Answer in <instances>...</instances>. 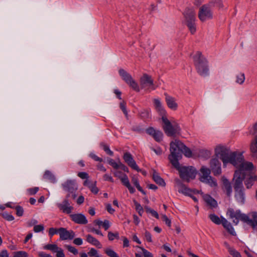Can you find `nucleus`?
Listing matches in <instances>:
<instances>
[{
    "instance_id": "obj_38",
    "label": "nucleus",
    "mask_w": 257,
    "mask_h": 257,
    "mask_svg": "<svg viewBox=\"0 0 257 257\" xmlns=\"http://www.w3.org/2000/svg\"><path fill=\"white\" fill-rule=\"evenodd\" d=\"M163 136V133L161 131L158 130L153 138L157 142H160L162 140Z\"/></svg>"
},
{
    "instance_id": "obj_60",
    "label": "nucleus",
    "mask_w": 257,
    "mask_h": 257,
    "mask_svg": "<svg viewBox=\"0 0 257 257\" xmlns=\"http://www.w3.org/2000/svg\"><path fill=\"white\" fill-rule=\"evenodd\" d=\"M145 236L148 242H151L152 241L151 234L149 231H146Z\"/></svg>"
},
{
    "instance_id": "obj_8",
    "label": "nucleus",
    "mask_w": 257,
    "mask_h": 257,
    "mask_svg": "<svg viewBox=\"0 0 257 257\" xmlns=\"http://www.w3.org/2000/svg\"><path fill=\"white\" fill-rule=\"evenodd\" d=\"M185 24L188 27L191 34H193L196 32L195 12L193 8H186L183 13Z\"/></svg>"
},
{
    "instance_id": "obj_41",
    "label": "nucleus",
    "mask_w": 257,
    "mask_h": 257,
    "mask_svg": "<svg viewBox=\"0 0 257 257\" xmlns=\"http://www.w3.org/2000/svg\"><path fill=\"white\" fill-rule=\"evenodd\" d=\"M13 257H28V253L23 251H19L14 252Z\"/></svg>"
},
{
    "instance_id": "obj_16",
    "label": "nucleus",
    "mask_w": 257,
    "mask_h": 257,
    "mask_svg": "<svg viewBox=\"0 0 257 257\" xmlns=\"http://www.w3.org/2000/svg\"><path fill=\"white\" fill-rule=\"evenodd\" d=\"M175 183L178 189V192L185 195L191 196V193H192L193 192H199L198 191H193L190 189L188 188L185 185L183 184L181 182V181L178 179H175Z\"/></svg>"
},
{
    "instance_id": "obj_26",
    "label": "nucleus",
    "mask_w": 257,
    "mask_h": 257,
    "mask_svg": "<svg viewBox=\"0 0 257 257\" xmlns=\"http://www.w3.org/2000/svg\"><path fill=\"white\" fill-rule=\"evenodd\" d=\"M153 101L155 108L156 109L157 111L159 112L162 116L165 115L166 111L162 107L161 102L160 100L158 99H154Z\"/></svg>"
},
{
    "instance_id": "obj_58",
    "label": "nucleus",
    "mask_w": 257,
    "mask_h": 257,
    "mask_svg": "<svg viewBox=\"0 0 257 257\" xmlns=\"http://www.w3.org/2000/svg\"><path fill=\"white\" fill-rule=\"evenodd\" d=\"M78 176L82 179H87L89 178L88 174L86 172H79L78 173Z\"/></svg>"
},
{
    "instance_id": "obj_50",
    "label": "nucleus",
    "mask_w": 257,
    "mask_h": 257,
    "mask_svg": "<svg viewBox=\"0 0 257 257\" xmlns=\"http://www.w3.org/2000/svg\"><path fill=\"white\" fill-rule=\"evenodd\" d=\"M56 233L59 234V228L57 229L55 228H50L49 229V235L52 237L53 235Z\"/></svg>"
},
{
    "instance_id": "obj_25",
    "label": "nucleus",
    "mask_w": 257,
    "mask_h": 257,
    "mask_svg": "<svg viewBox=\"0 0 257 257\" xmlns=\"http://www.w3.org/2000/svg\"><path fill=\"white\" fill-rule=\"evenodd\" d=\"M207 5L211 9L217 8L220 10L224 8V5L222 0H211Z\"/></svg>"
},
{
    "instance_id": "obj_53",
    "label": "nucleus",
    "mask_w": 257,
    "mask_h": 257,
    "mask_svg": "<svg viewBox=\"0 0 257 257\" xmlns=\"http://www.w3.org/2000/svg\"><path fill=\"white\" fill-rule=\"evenodd\" d=\"M89 188L92 193L95 194L98 193L99 190L98 188L96 186V182H93V184L91 186H89Z\"/></svg>"
},
{
    "instance_id": "obj_20",
    "label": "nucleus",
    "mask_w": 257,
    "mask_h": 257,
    "mask_svg": "<svg viewBox=\"0 0 257 257\" xmlns=\"http://www.w3.org/2000/svg\"><path fill=\"white\" fill-rule=\"evenodd\" d=\"M222 189L228 197H230L232 193V187L229 180L224 177H222Z\"/></svg>"
},
{
    "instance_id": "obj_28",
    "label": "nucleus",
    "mask_w": 257,
    "mask_h": 257,
    "mask_svg": "<svg viewBox=\"0 0 257 257\" xmlns=\"http://www.w3.org/2000/svg\"><path fill=\"white\" fill-rule=\"evenodd\" d=\"M153 179L154 181L159 185L165 186L166 183L164 180L159 176V174L155 171L153 170Z\"/></svg>"
},
{
    "instance_id": "obj_3",
    "label": "nucleus",
    "mask_w": 257,
    "mask_h": 257,
    "mask_svg": "<svg viewBox=\"0 0 257 257\" xmlns=\"http://www.w3.org/2000/svg\"><path fill=\"white\" fill-rule=\"evenodd\" d=\"M193 61L197 73L201 76L209 74L208 61L200 51H197L193 56Z\"/></svg>"
},
{
    "instance_id": "obj_22",
    "label": "nucleus",
    "mask_w": 257,
    "mask_h": 257,
    "mask_svg": "<svg viewBox=\"0 0 257 257\" xmlns=\"http://www.w3.org/2000/svg\"><path fill=\"white\" fill-rule=\"evenodd\" d=\"M222 224L230 234L233 236H235L236 235V233L231 223L223 217H222Z\"/></svg>"
},
{
    "instance_id": "obj_57",
    "label": "nucleus",
    "mask_w": 257,
    "mask_h": 257,
    "mask_svg": "<svg viewBox=\"0 0 257 257\" xmlns=\"http://www.w3.org/2000/svg\"><path fill=\"white\" fill-rule=\"evenodd\" d=\"M162 219L165 222L166 224L169 226H171V221L170 219H169L168 217L166 215H162Z\"/></svg>"
},
{
    "instance_id": "obj_54",
    "label": "nucleus",
    "mask_w": 257,
    "mask_h": 257,
    "mask_svg": "<svg viewBox=\"0 0 257 257\" xmlns=\"http://www.w3.org/2000/svg\"><path fill=\"white\" fill-rule=\"evenodd\" d=\"M245 79L244 74H240V75L237 76L236 82L242 84L243 83Z\"/></svg>"
},
{
    "instance_id": "obj_34",
    "label": "nucleus",
    "mask_w": 257,
    "mask_h": 257,
    "mask_svg": "<svg viewBox=\"0 0 257 257\" xmlns=\"http://www.w3.org/2000/svg\"><path fill=\"white\" fill-rule=\"evenodd\" d=\"M209 217L210 219L214 223L216 224H222V219H220V218L214 214H211L209 215Z\"/></svg>"
},
{
    "instance_id": "obj_48",
    "label": "nucleus",
    "mask_w": 257,
    "mask_h": 257,
    "mask_svg": "<svg viewBox=\"0 0 257 257\" xmlns=\"http://www.w3.org/2000/svg\"><path fill=\"white\" fill-rule=\"evenodd\" d=\"M158 130H156L154 129L153 127H149L146 130V133L149 135L150 136L153 137V136L155 135L156 132H157Z\"/></svg>"
},
{
    "instance_id": "obj_62",
    "label": "nucleus",
    "mask_w": 257,
    "mask_h": 257,
    "mask_svg": "<svg viewBox=\"0 0 257 257\" xmlns=\"http://www.w3.org/2000/svg\"><path fill=\"white\" fill-rule=\"evenodd\" d=\"M118 168L121 169L125 172H128V169L124 164H122L120 162L118 163Z\"/></svg>"
},
{
    "instance_id": "obj_33",
    "label": "nucleus",
    "mask_w": 257,
    "mask_h": 257,
    "mask_svg": "<svg viewBox=\"0 0 257 257\" xmlns=\"http://www.w3.org/2000/svg\"><path fill=\"white\" fill-rule=\"evenodd\" d=\"M140 116L144 119H147L150 117V110L149 109H144L140 112Z\"/></svg>"
},
{
    "instance_id": "obj_21",
    "label": "nucleus",
    "mask_w": 257,
    "mask_h": 257,
    "mask_svg": "<svg viewBox=\"0 0 257 257\" xmlns=\"http://www.w3.org/2000/svg\"><path fill=\"white\" fill-rule=\"evenodd\" d=\"M165 100L168 107L173 110H176L178 107V104L176 102L174 97L165 93Z\"/></svg>"
},
{
    "instance_id": "obj_18",
    "label": "nucleus",
    "mask_w": 257,
    "mask_h": 257,
    "mask_svg": "<svg viewBox=\"0 0 257 257\" xmlns=\"http://www.w3.org/2000/svg\"><path fill=\"white\" fill-rule=\"evenodd\" d=\"M123 158L126 163L132 169L140 172L141 170L139 169L138 165L136 164L135 161L134 160L132 155L128 152L124 154Z\"/></svg>"
},
{
    "instance_id": "obj_32",
    "label": "nucleus",
    "mask_w": 257,
    "mask_h": 257,
    "mask_svg": "<svg viewBox=\"0 0 257 257\" xmlns=\"http://www.w3.org/2000/svg\"><path fill=\"white\" fill-rule=\"evenodd\" d=\"M44 178L49 180L52 183H54L56 180L54 175L48 170L45 171L44 175Z\"/></svg>"
},
{
    "instance_id": "obj_13",
    "label": "nucleus",
    "mask_w": 257,
    "mask_h": 257,
    "mask_svg": "<svg viewBox=\"0 0 257 257\" xmlns=\"http://www.w3.org/2000/svg\"><path fill=\"white\" fill-rule=\"evenodd\" d=\"M140 83L142 88L151 87L152 90H155L156 87L154 85V80L152 77L147 73H144L140 79Z\"/></svg>"
},
{
    "instance_id": "obj_6",
    "label": "nucleus",
    "mask_w": 257,
    "mask_h": 257,
    "mask_svg": "<svg viewBox=\"0 0 257 257\" xmlns=\"http://www.w3.org/2000/svg\"><path fill=\"white\" fill-rule=\"evenodd\" d=\"M233 165L238 169L236 170L234 174H235L237 171L243 175L244 179H245V174L244 171H252L254 168L253 164L250 162L244 161L242 154L239 153L237 158L234 162Z\"/></svg>"
},
{
    "instance_id": "obj_30",
    "label": "nucleus",
    "mask_w": 257,
    "mask_h": 257,
    "mask_svg": "<svg viewBox=\"0 0 257 257\" xmlns=\"http://www.w3.org/2000/svg\"><path fill=\"white\" fill-rule=\"evenodd\" d=\"M244 184L247 189H249L253 185L254 183V175H250L248 177L245 178Z\"/></svg>"
},
{
    "instance_id": "obj_40",
    "label": "nucleus",
    "mask_w": 257,
    "mask_h": 257,
    "mask_svg": "<svg viewBox=\"0 0 257 257\" xmlns=\"http://www.w3.org/2000/svg\"><path fill=\"white\" fill-rule=\"evenodd\" d=\"M105 252L110 257H119L117 253L111 249L106 248L105 250Z\"/></svg>"
},
{
    "instance_id": "obj_44",
    "label": "nucleus",
    "mask_w": 257,
    "mask_h": 257,
    "mask_svg": "<svg viewBox=\"0 0 257 257\" xmlns=\"http://www.w3.org/2000/svg\"><path fill=\"white\" fill-rule=\"evenodd\" d=\"M2 216L4 218L8 221H12L14 219V217L12 214H9L7 212H3L2 213Z\"/></svg>"
},
{
    "instance_id": "obj_31",
    "label": "nucleus",
    "mask_w": 257,
    "mask_h": 257,
    "mask_svg": "<svg viewBox=\"0 0 257 257\" xmlns=\"http://www.w3.org/2000/svg\"><path fill=\"white\" fill-rule=\"evenodd\" d=\"M250 151L251 157L257 159V144L254 143L253 142L251 143L250 146Z\"/></svg>"
},
{
    "instance_id": "obj_47",
    "label": "nucleus",
    "mask_w": 257,
    "mask_h": 257,
    "mask_svg": "<svg viewBox=\"0 0 257 257\" xmlns=\"http://www.w3.org/2000/svg\"><path fill=\"white\" fill-rule=\"evenodd\" d=\"M65 246L69 251L72 252L74 254L76 255L78 253V250L75 247L70 245H65Z\"/></svg>"
},
{
    "instance_id": "obj_51",
    "label": "nucleus",
    "mask_w": 257,
    "mask_h": 257,
    "mask_svg": "<svg viewBox=\"0 0 257 257\" xmlns=\"http://www.w3.org/2000/svg\"><path fill=\"white\" fill-rule=\"evenodd\" d=\"M16 214L18 216H22L23 215L24 209L22 207L20 206H17L16 207Z\"/></svg>"
},
{
    "instance_id": "obj_37",
    "label": "nucleus",
    "mask_w": 257,
    "mask_h": 257,
    "mask_svg": "<svg viewBox=\"0 0 257 257\" xmlns=\"http://www.w3.org/2000/svg\"><path fill=\"white\" fill-rule=\"evenodd\" d=\"M145 209L147 213H149L151 214L152 216H154L155 217H156L157 219H159V214L157 211L151 209L148 206H145Z\"/></svg>"
},
{
    "instance_id": "obj_61",
    "label": "nucleus",
    "mask_w": 257,
    "mask_h": 257,
    "mask_svg": "<svg viewBox=\"0 0 257 257\" xmlns=\"http://www.w3.org/2000/svg\"><path fill=\"white\" fill-rule=\"evenodd\" d=\"M56 257H64L65 255L63 252V250L62 248H59V249L56 251Z\"/></svg>"
},
{
    "instance_id": "obj_15",
    "label": "nucleus",
    "mask_w": 257,
    "mask_h": 257,
    "mask_svg": "<svg viewBox=\"0 0 257 257\" xmlns=\"http://www.w3.org/2000/svg\"><path fill=\"white\" fill-rule=\"evenodd\" d=\"M210 168L214 176H219L221 174V163L217 158H213L210 161Z\"/></svg>"
},
{
    "instance_id": "obj_10",
    "label": "nucleus",
    "mask_w": 257,
    "mask_h": 257,
    "mask_svg": "<svg viewBox=\"0 0 257 257\" xmlns=\"http://www.w3.org/2000/svg\"><path fill=\"white\" fill-rule=\"evenodd\" d=\"M119 74L121 77L122 80L130 86L133 90L137 92H139L140 89L137 82L133 78L130 74L127 73L123 69L119 70Z\"/></svg>"
},
{
    "instance_id": "obj_1",
    "label": "nucleus",
    "mask_w": 257,
    "mask_h": 257,
    "mask_svg": "<svg viewBox=\"0 0 257 257\" xmlns=\"http://www.w3.org/2000/svg\"><path fill=\"white\" fill-rule=\"evenodd\" d=\"M170 151L171 154L168 159L171 164L178 170L180 178L187 182L194 179L197 174L196 170L192 166L180 167L178 162L179 159L182 158V154L186 157H191V150L180 141L175 140L170 144Z\"/></svg>"
},
{
    "instance_id": "obj_2",
    "label": "nucleus",
    "mask_w": 257,
    "mask_h": 257,
    "mask_svg": "<svg viewBox=\"0 0 257 257\" xmlns=\"http://www.w3.org/2000/svg\"><path fill=\"white\" fill-rule=\"evenodd\" d=\"M244 180L243 175L237 171L234 174L233 181L234 190V197L236 200L240 204H243L245 202L244 188L243 186Z\"/></svg>"
},
{
    "instance_id": "obj_17",
    "label": "nucleus",
    "mask_w": 257,
    "mask_h": 257,
    "mask_svg": "<svg viewBox=\"0 0 257 257\" xmlns=\"http://www.w3.org/2000/svg\"><path fill=\"white\" fill-rule=\"evenodd\" d=\"M60 239L62 240H71L75 236V232L72 230H67L63 227L59 228Z\"/></svg>"
},
{
    "instance_id": "obj_9",
    "label": "nucleus",
    "mask_w": 257,
    "mask_h": 257,
    "mask_svg": "<svg viewBox=\"0 0 257 257\" xmlns=\"http://www.w3.org/2000/svg\"><path fill=\"white\" fill-rule=\"evenodd\" d=\"M211 170L205 166H202L200 169L199 180L204 183L208 184L211 187H214L217 186L216 180L213 178L210 174Z\"/></svg>"
},
{
    "instance_id": "obj_23",
    "label": "nucleus",
    "mask_w": 257,
    "mask_h": 257,
    "mask_svg": "<svg viewBox=\"0 0 257 257\" xmlns=\"http://www.w3.org/2000/svg\"><path fill=\"white\" fill-rule=\"evenodd\" d=\"M203 200L207 203V204L211 208H215L217 206L216 201L213 199L211 196L206 194L203 197Z\"/></svg>"
},
{
    "instance_id": "obj_12",
    "label": "nucleus",
    "mask_w": 257,
    "mask_h": 257,
    "mask_svg": "<svg viewBox=\"0 0 257 257\" xmlns=\"http://www.w3.org/2000/svg\"><path fill=\"white\" fill-rule=\"evenodd\" d=\"M63 189L69 192L70 194V197L72 199H75L77 196L75 193L77 190V187L76 183L73 180H67L63 184Z\"/></svg>"
},
{
    "instance_id": "obj_46",
    "label": "nucleus",
    "mask_w": 257,
    "mask_h": 257,
    "mask_svg": "<svg viewBox=\"0 0 257 257\" xmlns=\"http://www.w3.org/2000/svg\"><path fill=\"white\" fill-rule=\"evenodd\" d=\"M114 237L116 238H119V234L118 232L112 233L111 232H108V238L109 240H113Z\"/></svg>"
},
{
    "instance_id": "obj_4",
    "label": "nucleus",
    "mask_w": 257,
    "mask_h": 257,
    "mask_svg": "<svg viewBox=\"0 0 257 257\" xmlns=\"http://www.w3.org/2000/svg\"><path fill=\"white\" fill-rule=\"evenodd\" d=\"M216 156H220V158L224 164L229 163L233 164L239 152H231L227 148L223 146H217L215 149Z\"/></svg>"
},
{
    "instance_id": "obj_35",
    "label": "nucleus",
    "mask_w": 257,
    "mask_h": 257,
    "mask_svg": "<svg viewBox=\"0 0 257 257\" xmlns=\"http://www.w3.org/2000/svg\"><path fill=\"white\" fill-rule=\"evenodd\" d=\"M133 202L136 207V210L138 212L140 216H142L144 212V209L140 203H139L136 200H134Z\"/></svg>"
},
{
    "instance_id": "obj_49",
    "label": "nucleus",
    "mask_w": 257,
    "mask_h": 257,
    "mask_svg": "<svg viewBox=\"0 0 257 257\" xmlns=\"http://www.w3.org/2000/svg\"><path fill=\"white\" fill-rule=\"evenodd\" d=\"M108 163L115 169H118V164L116 163L113 159L109 158L107 160Z\"/></svg>"
},
{
    "instance_id": "obj_42",
    "label": "nucleus",
    "mask_w": 257,
    "mask_h": 257,
    "mask_svg": "<svg viewBox=\"0 0 257 257\" xmlns=\"http://www.w3.org/2000/svg\"><path fill=\"white\" fill-rule=\"evenodd\" d=\"M229 253L232 257H241L240 253L234 248H229Z\"/></svg>"
},
{
    "instance_id": "obj_27",
    "label": "nucleus",
    "mask_w": 257,
    "mask_h": 257,
    "mask_svg": "<svg viewBox=\"0 0 257 257\" xmlns=\"http://www.w3.org/2000/svg\"><path fill=\"white\" fill-rule=\"evenodd\" d=\"M86 240L88 242L96 246L99 248H101L102 247V245L100 242L97 239L93 237L91 235L88 234L86 236Z\"/></svg>"
},
{
    "instance_id": "obj_7",
    "label": "nucleus",
    "mask_w": 257,
    "mask_h": 257,
    "mask_svg": "<svg viewBox=\"0 0 257 257\" xmlns=\"http://www.w3.org/2000/svg\"><path fill=\"white\" fill-rule=\"evenodd\" d=\"M162 120L163 121L162 127L167 136L175 137L180 133V128L177 123L171 122L165 115L162 116Z\"/></svg>"
},
{
    "instance_id": "obj_55",
    "label": "nucleus",
    "mask_w": 257,
    "mask_h": 257,
    "mask_svg": "<svg viewBox=\"0 0 257 257\" xmlns=\"http://www.w3.org/2000/svg\"><path fill=\"white\" fill-rule=\"evenodd\" d=\"M44 226L41 224L37 225L34 227V231L35 232H39L42 231L44 230Z\"/></svg>"
},
{
    "instance_id": "obj_5",
    "label": "nucleus",
    "mask_w": 257,
    "mask_h": 257,
    "mask_svg": "<svg viewBox=\"0 0 257 257\" xmlns=\"http://www.w3.org/2000/svg\"><path fill=\"white\" fill-rule=\"evenodd\" d=\"M251 213L248 214L242 213L240 210H234L233 208H229L227 209L226 214L229 218L232 219L233 223L237 225L239 221L240 220L249 225L251 223L252 218H251Z\"/></svg>"
},
{
    "instance_id": "obj_19",
    "label": "nucleus",
    "mask_w": 257,
    "mask_h": 257,
    "mask_svg": "<svg viewBox=\"0 0 257 257\" xmlns=\"http://www.w3.org/2000/svg\"><path fill=\"white\" fill-rule=\"evenodd\" d=\"M71 220L75 223L80 224H86L88 221L85 216L81 213L70 214Z\"/></svg>"
},
{
    "instance_id": "obj_29",
    "label": "nucleus",
    "mask_w": 257,
    "mask_h": 257,
    "mask_svg": "<svg viewBox=\"0 0 257 257\" xmlns=\"http://www.w3.org/2000/svg\"><path fill=\"white\" fill-rule=\"evenodd\" d=\"M251 218H252L251 223L249 224L253 229L257 230V212H252L251 213Z\"/></svg>"
},
{
    "instance_id": "obj_24",
    "label": "nucleus",
    "mask_w": 257,
    "mask_h": 257,
    "mask_svg": "<svg viewBox=\"0 0 257 257\" xmlns=\"http://www.w3.org/2000/svg\"><path fill=\"white\" fill-rule=\"evenodd\" d=\"M120 179L122 184L127 188L131 193H134L135 192V189L131 185L126 175L123 174Z\"/></svg>"
},
{
    "instance_id": "obj_14",
    "label": "nucleus",
    "mask_w": 257,
    "mask_h": 257,
    "mask_svg": "<svg viewBox=\"0 0 257 257\" xmlns=\"http://www.w3.org/2000/svg\"><path fill=\"white\" fill-rule=\"evenodd\" d=\"M70 197V194H68L61 203H57V207L60 210H62L63 213L70 214L73 209V207L70 205V203L69 202V198Z\"/></svg>"
},
{
    "instance_id": "obj_59",
    "label": "nucleus",
    "mask_w": 257,
    "mask_h": 257,
    "mask_svg": "<svg viewBox=\"0 0 257 257\" xmlns=\"http://www.w3.org/2000/svg\"><path fill=\"white\" fill-rule=\"evenodd\" d=\"M90 157L92 159H93L94 160H95V161H98V162H101L103 161L102 158L98 157L96 155H95L94 154H93V153H91L90 154Z\"/></svg>"
},
{
    "instance_id": "obj_43",
    "label": "nucleus",
    "mask_w": 257,
    "mask_h": 257,
    "mask_svg": "<svg viewBox=\"0 0 257 257\" xmlns=\"http://www.w3.org/2000/svg\"><path fill=\"white\" fill-rule=\"evenodd\" d=\"M119 107L123 111V113L125 114V115L127 116L128 115V113L126 108V102L124 100H122L120 103Z\"/></svg>"
},
{
    "instance_id": "obj_39",
    "label": "nucleus",
    "mask_w": 257,
    "mask_h": 257,
    "mask_svg": "<svg viewBox=\"0 0 257 257\" xmlns=\"http://www.w3.org/2000/svg\"><path fill=\"white\" fill-rule=\"evenodd\" d=\"M101 146L102 147L103 149L104 150V151L109 155L111 156H112L113 155V153L112 151H111L110 149H109V148L108 147V146H107V145L104 144V143H101L100 144Z\"/></svg>"
},
{
    "instance_id": "obj_11",
    "label": "nucleus",
    "mask_w": 257,
    "mask_h": 257,
    "mask_svg": "<svg viewBox=\"0 0 257 257\" xmlns=\"http://www.w3.org/2000/svg\"><path fill=\"white\" fill-rule=\"evenodd\" d=\"M198 18L202 22L213 19V13L207 4L202 6L199 8Z\"/></svg>"
},
{
    "instance_id": "obj_64",
    "label": "nucleus",
    "mask_w": 257,
    "mask_h": 257,
    "mask_svg": "<svg viewBox=\"0 0 257 257\" xmlns=\"http://www.w3.org/2000/svg\"><path fill=\"white\" fill-rule=\"evenodd\" d=\"M73 243L77 245H80L82 244V239L81 238H76L73 240Z\"/></svg>"
},
{
    "instance_id": "obj_45",
    "label": "nucleus",
    "mask_w": 257,
    "mask_h": 257,
    "mask_svg": "<svg viewBox=\"0 0 257 257\" xmlns=\"http://www.w3.org/2000/svg\"><path fill=\"white\" fill-rule=\"evenodd\" d=\"M137 247L142 250L144 257H153L152 253L148 251L147 249L141 246H138Z\"/></svg>"
},
{
    "instance_id": "obj_63",
    "label": "nucleus",
    "mask_w": 257,
    "mask_h": 257,
    "mask_svg": "<svg viewBox=\"0 0 257 257\" xmlns=\"http://www.w3.org/2000/svg\"><path fill=\"white\" fill-rule=\"evenodd\" d=\"M102 226L105 230H107L109 227V221L108 220H105L102 223Z\"/></svg>"
},
{
    "instance_id": "obj_56",
    "label": "nucleus",
    "mask_w": 257,
    "mask_h": 257,
    "mask_svg": "<svg viewBox=\"0 0 257 257\" xmlns=\"http://www.w3.org/2000/svg\"><path fill=\"white\" fill-rule=\"evenodd\" d=\"M88 254L90 256H95L96 255H99L98 254L97 250L93 248H91L90 249L89 251L88 252Z\"/></svg>"
},
{
    "instance_id": "obj_36",
    "label": "nucleus",
    "mask_w": 257,
    "mask_h": 257,
    "mask_svg": "<svg viewBox=\"0 0 257 257\" xmlns=\"http://www.w3.org/2000/svg\"><path fill=\"white\" fill-rule=\"evenodd\" d=\"M44 249H48L51 250L54 252H56L58 249H59V247L56 245L54 244H48L44 246Z\"/></svg>"
},
{
    "instance_id": "obj_52",
    "label": "nucleus",
    "mask_w": 257,
    "mask_h": 257,
    "mask_svg": "<svg viewBox=\"0 0 257 257\" xmlns=\"http://www.w3.org/2000/svg\"><path fill=\"white\" fill-rule=\"evenodd\" d=\"M39 187H35L34 188H29L27 190V191L30 195H33L37 193V192L39 191Z\"/></svg>"
}]
</instances>
